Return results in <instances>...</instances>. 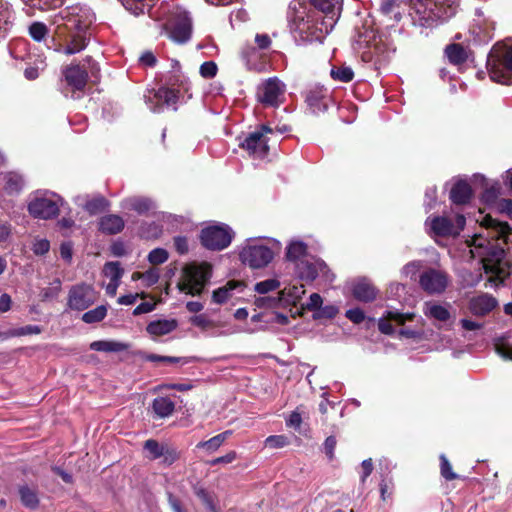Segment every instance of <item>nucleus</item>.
Listing matches in <instances>:
<instances>
[{
  "instance_id": "nucleus-1",
  "label": "nucleus",
  "mask_w": 512,
  "mask_h": 512,
  "mask_svg": "<svg viewBox=\"0 0 512 512\" xmlns=\"http://www.w3.org/2000/svg\"><path fill=\"white\" fill-rule=\"evenodd\" d=\"M476 219L482 231L467 240L473 258H480L490 286H498L510 274V264L506 259L503 244L506 243L509 227L506 223L483 215Z\"/></svg>"
},
{
  "instance_id": "nucleus-2",
  "label": "nucleus",
  "mask_w": 512,
  "mask_h": 512,
  "mask_svg": "<svg viewBox=\"0 0 512 512\" xmlns=\"http://www.w3.org/2000/svg\"><path fill=\"white\" fill-rule=\"evenodd\" d=\"M313 6L321 11L324 16L321 21L307 15L305 7L296 10V4L290 6L293 14L289 16L291 29L298 32L302 38L320 39L332 31L340 15L339 0H311Z\"/></svg>"
},
{
  "instance_id": "nucleus-3",
  "label": "nucleus",
  "mask_w": 512,
  "mask_h": 512,
  "mask_svg": "<svg viewBox=\"0 0 512 512\" xmlns=\"http://www.w3.org/2000/svg\"><path fill=\"white\" fill-rule=\"evenodd\" d=\"M60 15L64 21V27L69 31L62 52L66 55H72L85 49L87 45L86 31L93 22L94 15L89 9L78 6L65 9ZM58 51H61V49Z\"/></svg>"
},
{
  "instance_id": "nucleus-4",
  "label": "nucleus",
  "mask_w": 512,
  "mask_h": 512,
  "mask_svg": "<svg viewBox=\"0 0 512 512\" xmlns=\"http://www.w3.org/2000/svg\"><path fill=\"white\" fill-rule=\"evenodd\" d=\"M491 80L501 84H512V43L495 45L487 58Z\"/></svg>"
},
{
  "instance_id": "nucleus-5",
  "label": "nucleus",
  "mask_w": 512,
  "mask_h": 512,
  "mask_svg": "<svg viewBox=\"0 0 512 512\" xmlns=\"http://www.w3.org/2000/svg\"><path fill=\"white\" fill-rule=\"evenodd\" d=\"M458 8L456 0H422L415 6L421 26L431 27L452 17Z\"/></svg>"
},
{
  "instance_id": "nucleus-6",
  "label": "nucleus",
  "mask_w": 512,
  "mask_h": 512,
  "mask_svg": "<svg viewBox=\"0 0 512 512\" xmlns=\"http://www.w3.org/2000/svg\"><path fill=\"white\" fill-rule=\"evenodd\" d=\"M211 278V266L208 263H191L183 268L178 288L181 292L200 295Z\"/></svg>"
},
{
  "instance_id": "nucleus-7",
  "label": "nucleus",
  "mask_w": 512,
  "mask_h": 512,
  "mask_svg": "<svg viewBox=\"0 0 512 512\" xmlns=\"http://www.w3.org/2000/svg\"><path fill=\"white\" fill-rule=\"evenodd\" d=\"M355 50L361 54L364 62L381 64L386 60V45L381 36L372 29H365L359 33L355 41Z\"/></svg>"
},
{
  "instance_id": "nucleus-8",
  "label": "nucleus",
  "mask_w": 512,
  "mask_h": 512,
  "mask_svg": "<svg viewBox=\"0 0 512 512\" xmlns=\"http://www.w3.org/2000/svg\"><path fill=\"white\" fill-rule=\"evenodd\" d=\"M274 248L280 250L281 244L279 241L273 240V246L270 248L254 239H250L241 249L239 257L241 262L250 268H264L273 260Z\"/></svg>"
},
{
  "instance_id": "nucleus-9",
  "label": "nucleus",
  "mask_w": 512,
  "mask_h": 512,
  "mask_svg": "<svg viewBox=\"0 0 512 512\" xmlns=\"http://www.w3.org/2000/svg\"><path fill=\"white\" fill-rule=\"evenodd\" d=\"M466 219L460 213L428 217L425 225L434 237H457L465 227Z\"/></svg>"
},
{
  "instance_id": "nucleus-10",
  "label": "nucleus",
  "mask_w": 512,
  "mask_h": 512,
  "mask_svg": "<svg viewBox=\"0 0 512 512\" xmlns=\"http://www.w3.org/2000/svg\"><path fill=\"white\" fill-rule=\"evenodd\" d=\"M61 204L62 199L57 194L39 191L29 201L28 211L35 218L50 219L58 214Z\"/></svg>"
},
{
  "instance_id": "nucleus-11",
  "label": "nucleus",
  "mask_w": 512,
  "mask_h": 512,
  "mask_svg": "<svg viewBox=\"0 0 512 512\" xmlns=\"http://www.w3.org/2000/svg\"><path fill=\"white\" fill-rule=\"evenodd\" d=\"M168 37L179 44L187 42L192 33V23L188 12L182 8H174L164 25Z\"/></svg>"
},
{
  "instance_id": "nucleus-12",
  "label": "nucleus",
  "mask_w": 512,
  "mask_h": 512,
  "mask_svg": "<svg viewBox=\"0 0 512 512\" xmlns=\"http://www.w3.org/2000/svg\"><path fill=\"white\" fill-rule=\"evenodd\" d=\"M232 236V230L227 225H214L202 230L201 242L210 250H222L229 246Z\"/></svg>"
},
{
  "instance_id": "nucleus-13",
  "label": "nucleus",
  "mask_w": 512,
  "mask_h": 512,
  "mask_svg": "<svg viewBox=\"0 0 512 512\" xmlns=\"http://www.w3.org/2000/svg\"><path fill=\"white\" fill-rule=\"evenodd\" d=\"M268 133H272V129L263 125L259 130L246 136L240 146L254 158H264L268 153V139L266 137Z\"/></svg>"
},
{
  "instance_id": "nucleus-14",
  "label": "nucleus",
  "mask_w": 512,
  "mask_h": 512,
  "mask_svg": "<svg viewBox=\"0 0 512 512\" xmlns=\"http://www.w3.org/2000/svg\"><path fill=\"white\" fill-rule=\"evenodd\" d=\"M286 85L277 77L263 82L258 88V99L261 103L276 107L282 103Z\"/></svg>"
},
{
  "instance_id": "nucleus-15",
  "label": "nucleus",
  "mask_w": 512,
  "mask_h": 512,
  "mask_svg": "<svg viewBox=\"0 0 512 512\" xmlns=\"http://www.w3.org/2000/svg\"><path fill=\"white\" fill-rule=\"evenodd\" d=\"M498 306L497 298L486 292L475 293L467 301L468 312L477 318L490 315Z\"/></svg>"
},
{
  "instance_id": "nucleus-16",
  "label": "nucleus",
  "mask_w": 512,
  "mask_h": 512,
  "mask_svg": "<svg viewBox=\"0 0 512 512\" xmlns=\"http://www.w3.org/2000/svg\"><path fill=\"white\" fill-rule=\"evenodd\" d=\"M448 276L444 271L428 269L419 278L421 288L429 294H441L448 286Z\"/></svg>"
},
{
  "instance_id": "nucleus-17",
  "label": "nucleus",
  "mask_w": 512,
  "mask_h": 512,
  "mask_svg": "<svg viewBox=\"0 0 512 512\" xmlns=\"http://www.w3.org/2000/svg\"><path fill=\"white\" fill-rule=\"evenodd\" d=\"M96 294L91 285L80 284L74 286L69 292L68 305L71 309L82 311L92 305Z\"/></svg>"
},
{
  "instance_id": "nucleus-18",
  "label": "nucleus",
  "mask_w": 512,
  "mask_h": 512,
  "mask_svg": "<svg viewBox=\"0 0 512 512\" xmlns=\"http://www.w3.org/2000/svg\"><path fill=\"white\" fill-rule=\"evenodd\" d=\"M296 274L301 280L308 282L313 281L319 274L325 275L328 272V268L323 261L320 260H304L297 262L295 265Z\"/></svg>"
},
{
  "instance_id": "nucleus-19",
  "label": "nucleus",
  "mask_w": 512,
  "mask_h": 512,
  "mask_svg": "<svg viewBox=\"0 0 512 512\" xmlns=\"http://www.w3.org/2000/svg\"><path fill=\"white\" fill-rule=\"evenodd\" d=\"M415 317L414 313H401L397 310H389L386 315L379 320V330L384 334H392L394 332L393 326L390 324L391 321L398 325L404 324L406 321H410Z\"/></svg>"
},
{
  "instance_id": "nucleus-20",
  "label": "nucleus",
  "mask_w": 512,
  "mask_h": 512,
  "mask_svg": "<svg viewBox=\"0 0 512 512\" xmlns=\"http://www.w3.org/2000/svg\"><path fill=\"white\" fill-rule=\"evenodd\" d=\"M449 305L440 304L436 301H427L423 304L424 315L436 322L445 323L451 318Z\"/></svg>"
},
{
  "instance_id": "nucleus-21",
  "label": "nucleus",
  "mask_w": 512,
  "mask_h": 512,
  "mask_svg": "<svg viewBox=\"0 0 512 512\" xmlns=\"http://www.w3.org/2000/svg\"><path fill=\"white\" fill-rule=\"evenodd\" d=\"M64 76L67 84L74 92L82 91L85 88L88 75L87 72L78 65L67 67L64 71Z\"/></svg>"
},
{
  "instance_id": "nucleus-22",
  "label": "nucleus",
  "mask_w": 512,
  "mask_h": 512,
  "mask_svg": "<svg viewBox=\"0 0 512 512\" xmlns=\"http://www.w3.org/2000/svg\"><path fill=\"white\" fill-rule=\"evenodd\" d=\"M124 209L133 210L138 214L154 212L157 208L156 203L147 197L134 196L125 199L122 203Z\"/></svg>"
},
{
  "instance_id": "nucleus-23",
  "label": "nucleus",
  "mask_w": 512,
  "mask_h": 512,
  "mask_svg": "<svg viewBox=\"0 0 512 512\" xmlns=\"http://www.w3.org/2000/svg\"><path fill=\"white\" fill-rule=\"evenodd\" d=\"M352 293L357 300L369 302L376 298L377 289L369 280L362 278L354 283Z\"/></svg>"
},
{
  "instance_id": "nucleus-24",
  "label": "nucleus",
  "mask_w": 512,
  "mask_h": 512,
  "mask_svg": "<svg viewBox=\"0 0 512 512\" xmlns=\"http://www.w3.org/2000/svg\"><path fill=\"white\" fill-rule=\"evenodd\" d=\"M242 289L243 284L241 282L235 280L228 281L225 285L213 291L212 300L216 304L227 303L235 295L236 290L241 292Z\"/></svg>"
},
{
  "instance_id": "nucleus-25",
  "label": "nucleus",
  "mask_w": 512,
  "mask_h": 512,
  "mask_svg": "<svg viewBox=\"0 0 512 512\" xmlns=\"http://www.w3.org/2000/svg\"><path fill=\"white\" fill-rule=\"evenodd\" d=\"M476 180H480L482 183V187L484 192L482 194V200L489 206H494L499 200L498 197L500 195L501 186L498 182L488 181L484 176L477 175L475 176Z\"/></svg>"
},
{
  "instance_id": "nucleus-26",
  "label": "nucleus",
  "mask_w": 512,
  "mask_h": 512,
  "mask_svg": "<svg viewBox=\"0 0 512 512\" xmlns=\"http://www.w3.org/2000/svg\"><path fill=\"white\" fill-rule=\"evenodd\" d=\"M177 326L178 323L175 319H159L150 322L146 330L151 336L158 337L171 333Z\"/></svg>"
},
{
  "instance_id": "nucleus-27",
  "label": "nucleus",
  "mask_w": 512,
  "mask_h": 512,
  "mask_svg": "<svg viewBox=\"0 0 512 512\" xmlns=\"http://www.w3.org/2000/svg\"><path fill=\"white\" fill-rule=\"evenodd\" d=\"M305 294L304 286L289 285L279 293V302L282 305H296Z\"/></svg>"
},
{
  "instance_id": "nucleus-28",
  "label": "nucleus",
  "mask_w": 512,
  "mask_h": 512,
  "mask_svg": "<svg viewBox=\"0 0 512 512\" xmlns=\"http://www.w3.org/2000/svg\"><path fill=\"white\" fill-rule=\"evenodd\" d=\"M471 196V187L465 180L457 181L450 192V199L454 204H465L470 200Z\"/></svg>"
},
{
  "instance_id": "nucleus-29",
  "label": "nucleus",
  "mask_w": 512,
  "mask_h": 512,
  "mask_svg": "<svg viewBox=\"0 0 512 512\" xmlns=\"http://www.w3.org/2000/svg\"><path fill=\"white\" fill-rule=\"evenodd\" d=\"M124 228V220L119 215L103 216L99 222V229L106 234H117Z\"/></svg>"
},
{
  "instance_id": "nucleus-30",
  "label": "nucleus",
  "mask_w": 512,
  "mask_h": 512,
  "mask_svg": "<svg viewBox=\"0 0 512 512\" xmlns=\"http://www.w3.org/2000/svg\"><path fill=\"white\" fill-rule=\"evenodd\" d=\"M307 245L300 240H292L286 248V258L297 265V262L306 260Z\"/></svg>"
},
{
  "instance_id": "nucleus-31",
  "label": "nucleus",
  "mask_w": 512,
  "mask_h": 512,
  "mask_svg": "<svg viewBox=\"0 0 512 512\" xmlns=\"http://www.w3.org/2000/svg\"><path fill=\"white\" fill-rule=\"evenodd\" d=\"M4 189L8 193H18L24 186V180L21 175L15 172H8L0 177Z\"/></svg>"
},
{
  "instance_id": "nucleus-32",
  "label": "nucleus",
  "mask_w": 512,
  "mask_h": 512,
  "mask_svg": "<svg viewBox=\"0 0 512 512\" xmlns=\"http://www.w3.org/2000/svg\"><path fill=\"white\" fill-rule=\"evenodd\" d=\"M90 349L99 352H122L128 349V345L119 341L99 340L90 344Z\"/></svg>"
},
{
  "instance_id": "nucleus-33",
  "label": "nucleus",
  "mask_w": 512,
  "mask_h": 512,
  "mask_svg": "<svg viewBox=\"0 0 512 512\" xmlns=\"http://www.w3.org/2000/svg\"><path fill=\"white\" fill-rule=\"evenodd\" d=\"M152 409L158 417L166 418L173 413L175 404L168 397H158L153 400Z\"/></svg>"
},
{
  "instance_id": "nucleus-34",
  "label": "nucleus",
  "mask_w": 512,
  "mask_h": 512,
  "mask_svg": "<svg viewBox=\"0 0 512 512\" xmlns=\"http://www.w3.org/2000/svg\"><path fill=\"white\" fill-rule=\"evenodd\" d=\"M19 495L22 504L29 509H36L39 505L38 493L35 488L28 485L19 487Z\"/></svg>"
},
{
  "instance_id": "nucleus-35",
  "label": "nucleus",
  "mask_w": 512,
  "mask_h": 512,
  "mask_svg": "<svg viewBox=\"0 0 512 512\" xmlns=\"http://www.w3.org/2000/svg\"><path fill=\"white\" fill-rule=\"evenodd\" d=\"M231 434L230 431H225L220 433L207 441H201L196 445L197 449H203L207 453L211 454L215 452L229 437Z\"/></svg>"
},
{
  "instance_id": "nucleus-36",
  "label": "nucleus",
  "mask_w": 512,
  "mask_h": 512,
  "mask_svg": "<svg viewBox=\"0 0 512 512\" xmlns=\"http://www.w3.org/2000/svg\"><path fill=\"white\" fill-rule=\"evenodd\" d=\"M12 11L7 2L0 0V38L4 37L6 32L12 26Z\"/></svg>"
},
{
  "instance_id": "nucleus-37",
  "label": "nucleus",
  "mask_w": 512,
  "mask_h": 512,
  "mask_svg": "<svg viewBox=\"0 0 512 512\" xmlns=\"http://www.w3.org/2000/svg\"><path fill=\"white\" fill-rule=\"evenodd\" d=\"M154 98L168 106L174 105L179 99V91L167 87H161L155 92Z\"/></svg>"
},
{
  "instance_id": "nucleus-38",
  "label": "nucleus",
  "mask_w": 512,
  "mask_h": 512,
  "mask_svg": "<svg viewBox=\"0 0 512 512\" xmlns=\"http://www.w3.org/2000/svg\"><path fill=\"white\" fill-rule=\"evenodd\" d=\"M167 443H159L154 439H148L144 442L143 449L147 453L146 457L149 460H156L161 458Z\"/></svg>"
},
{
  "instance_id": "nucleus-39",
  "label": "nucleus",
  "mask_w": 512,
  "mask_h": 512,
  "mask_svg": "<svg viewBox=\"0 0 512 512\" xmlns=\"http://www.w3.org/2000/svg\"><path fill=\"white\" fill-rule=\"evenodd\" d=\"M446 55L453 64H461L467 59V51L459 44H451L446 48Z\"/></svg>"
},
{
  "instance_id": "nucleus-40",
  "label": "nucleus",
  "mask_w": 512,
  "mask_h": 512,
  "mask_svg": "<svg viewBox=\"0 0 512 512\" xmlns=\"http://www.w3.org/2000/svg\"><path fill=\"white\" fill-rule=\"evenodd\" d=\"M108 205L103 196H96L86 201L84 209L90 214L95 215L102 212Z\"/></svg>"
},
{
  "instance_id": "nucleus-41",
  "label": "nucleus",
  "mask_w": 512,
  "mask_h": 512,
  "mask_svg": "<svg viewBox=\"0 0 512 512\" xmlns=\"http://www.w3.org/2000/svg\"><path fill=\"white\" fill-rule=\"evenodd\" d=\"M103 273L112 281H120L124 270L120 266L119 262H108L104 265Z\"/></svg>"
},
{
  "instance_id": "nucleus-42",
  "label": "nucleus",
  "mask_w": 512,
  "mask_h": 512,
  "mask_svg": "<svg viewBox=\"0 0 512 512\" xmlns=\"http://www.w3.org/2000/svg\"><path fill=\"white\" fill-rule=\"evenodd\" d=\"M163 228L159 224L143 223L140 228V235L146 239L158 238L162 234Z\"/></svg>"
},
{
  "instance_id": "nucleus-43",
  "label": "nucleus",
  "mask_w": 512,
  "mask_h": 512,
  "mask_svg": "<svg viewBox=\"0 0 512 512\" xmlns=\"http://www.w3.org/2000/svg\"><path fill=\"white\" fill-rule=\"evenodd\" d=\"M323 96L318 91H310L306 97V102L313 112L324 111L327 108L326 103L322 101Z\"/></svg>"
},
{
  "instance_id": "nucleus-44",
  "label": "nucleus",
  "mask_w": 512,
  "mask_h": 512,
  "mask_svg": "<svg viewBox=\"0 0 512 512\" xmlns=\"http://www.w3.org/2000/svg\"><path fill=\"white\" fill-rule=\"evenodd\" d=\"M330 75L334 80L341 82H349L353 79V70L348 66L333 67Z\"/></svg>"
},
{
  "instance_id": "nucleus-45",
  "label": "nucleus",
  "mask_w": 512,
  "mask_h": 512,
  "mask_svg": "<svg viewBox=\"0 0 512 512\" xmlns=\"http://www.w3.org/2000/svg\"><path fill=\"white\" fill-rule=\"evenodd\" d=\"M106 314H107L106 307L101 305V306H98V307L84 313L82 316V320L85 323H95V322H99L102 319H104Z\"/></svg>"
},
{
  "instance_id": "nucleus-46",
  "label": "nucleus",
  "mask_w": 512,
  "mask_h": 512,
  "mask_svg": "<svg viewBox=\"0 0 512 512\" xmlns=\"http://www.w3.org/2000/svg\"><path fill=\"white\" fill-rule=\"evenodd\" d=\"M28 65L24 71V76L28 80H35L46 68L45 57L39 56V65L33 66L31 63H28Z\"/></svg>"
},
{
  "instance_id": "nucleus-47",
  "label": "nucleus",
  "mask_w": 512,
  "mask_h": 512,
  "mask_svg": "<svg viewBox=\"0 0 512 512\" xmlns=\"http://www.w3.org/2000/svg\"><path fill=\"white\" fill-rule=\"evenodd\" d=\"M47 33H48V28L42 22H33L29 26V35L35 41L40 42V41L44 40L45 37L47 36Z\"/></svg>"
},
{
  "instance_id": "nucleus-48",
  "label": "nucleus",
  "mask_w": 512,
  "mask_h": 512,
  "mask_svg": "<svg viewBox=\"0 0 512 512\" xmlns=\"http://www.w3.org/2000/svg\"><path fill=\"white\" fill-rule=\"evenodd\" d=\"M279 287L280 282L277 279L272 278L256 283L254 286V290L259 294H266L268 292L278 289Z\"/></svg>"
},
{
  "instance_id": "nucleus-49",
  "label": "nucleus",
  "mask_w": 512,
  "mask_h": 512,
  "mask_svg": "<svg viewBox=\"0 0 512 512\" xmlns=\"http://www.w3.org/2000/svg\"><path fill=\"white\" fill-rule=\"evenodd\" d=\"M126 10L130 11L133 15H139L144 13L145 9L149 5L144 4L145 0H120Z\"/></svg>"
},
{
  "instance_id": "nucleus-50",
  "label": "nucleus",
  "mask_w": 512,
  "mask_h": 512,
  "mask_svg": "<svg viewBox=\"0 0 512 512\" xmlns=\"http://www.w3.org/2000/svg\"><path fill=\"white\" fill-rule=\"evenodd\" d=\"M289 443L290 441L285 435H271L265 439V446L273 449L283 448Z\"/></svg>"
},
{
  "instance_id": "nucleus-51",
  "label": "nucleus",
  "mask_w": 512,
  "mask_h": 512,
  "mask_svg": "<svg viewBox=\"0 0 512 512\" xmlns=\"http://www.w3.org/2000/svg\"><path fill=\"white\" fill-rule=\"evenodd\" d=\"M167 259H168V252L165 249H163V248L153 249L148 254V261L152 265L162 264V263L166 262Z\"/></svg>"
},
{
  "instance_id": "nucleus-52",
  "label": "nucleus",
  "mask_w": 512,
  "mask_h": 512,
  "mask_svg": "<svg viewBox=\"0 0 512 512\" xmlns=\"http://www.w3.org/2000/svg\"><path fill=\"white\" fill-rule=\"evenodd\" d=\"M160 272L157 268H150L143 272L142 282L146 287L156 284L159 280Z\"/></svg>"
},
{
  "instance_id": "nucleus-53",
  "label": "nucleus",
  "mask_w": 512,
  "mask_h": 512,
  "mask_svg": "<svg viewBox=\"0 0 512 512\" xmlns=\"http://www.w3.org/2000/svg\"><path fill=\"white\" fill-rule=\"evenodd\" d=\"M196 495L203 502V504L209 509L210 512H217V509L214 505L213 497L210 493H208L205 489H198L196 491Z\"/></svg>"
},
{
  "instance_id": "nucleus-54",
  "label": "nucleus",
  "mask_w": 512,
  "mask_h": 512,
  "mask_svg": "<svg viewBox=\"0 0 512 512\" xmlns=\"http://www.w3.org/2000/svg\"><path fill=\"white\" fill-rule=\"evenodd\" d=\"M161 457L163 458V462L166 465H171L179 458V453L174 447H172L169 444H166Z\"/></svg>"
},
{
  "instance_id": "nucleus-55",
  "label": "nucleus",
  "mask_w": 512,
  "mask_h": 512,
  "mask_svg": "<svg viewBox=\"0 0 512 512\" xmlns=\"http://www.w3.org/2000/svg\"><path fill=\"white\" fill-rule=\"evenodd\" d=\"M50 249V243L47 239L36 238L33 242L32 250L36 255H44Z\"/></svg>"
},
{
  "instance_id": "nucleus-56",
  "label": "nucleus",
  "mask_w": 512,
  "mask_h": 512,
  "mask_svg": "<svg viewBox=\"0 0 512 512\" xmlns=\"http://www.w3.org/2000/svg\"><path fill=\"white\" fill-rule=\"evenodd\" d=\"M441 460V475L446 480H453L457 477V475L452 471L451 464L449 463L448 459L445 457V455L440 456Z\"/></svg>"
},
{
  "instance_id": "nucleus-57",
  "label": "nucleus",
  "mask_w": 512,
  "mask_h": 512,
  "mask_svg": "<svg viewBox=\"0 0 512 512\" xmlns=\"http://www.w3.org/2000/svg\"><path fill=\"white\" fill-rule=\"evenodd\" d=\"M255 305L258 308H272L275 307L277 304H280L279 297L274 298L270 296H262L255 299Z\"/></svg>"
},
{
  "instance_id": "nucleus-58",
  "label": "nucleus",
  "mask_w": 512,
  "mask_h": 512,
  "mask_svg": "<svg viewBox=\"0 0 512 512\" xmlns=\"http://www.w3.org/2000/svg\"><path fill=\"white\" fill-rule=\"evenodd\" d=\"M217 73V65L213 61L204 62L200 67V74L204 78H213Z\"/></svg>"
},
{
  "instance_id": "nucleus-59",
  "label": "nucleus",
  "mask_w": 512,
  "mask_h": 512,
  "mask_svg": "<svg viewBox=\"0 0 512 512\" xmlns=\"http://www.w3.org/2000/svg\"><path fill=\"white\" fill-rule=\"evenodd\" d=\"M497 353L506 360L512 361V346L508 343L502 341L497 343L496 345Z\"/></svg>"
},
{
  "instance_id": "nucleus-60",
  "label": "nucleus",
  "mask_w": 512,
  "mask_h": 512,
  "mask_svg": "<svg viewBox=\"0 0 512 512\" xmlns=\"http://www.w3.org/2000/svg\"><path fill=\"white\" fill-rule=\"evenodd\" d=\"M322 302V297L318 293H313L305 304V308L310 311L318 310L321 308Z\"/></svg>"
},
{
  "instance_id": "nucleus-61",
  "label": "nucleus",
  "mask_w": 512,
  "mask_h": 512,
  "mask_svg": "<svg viewBox=\"0 0 512 512\" xmlns=\"http://www.w3.org/2000/svg\"><path fill=\"white\" fill-rule=\"evenodd\" d=\"M346 317L356 324L363 322V320L365 319L364 312L359 308L347 310Z\"/></svg>"
},
{
  "instance_id": "nucleus-62",
  "label": "nucleus",
  "mask_w": 512,
  "mask_h": 512,
  "mask_svg": "<svg viewBox=\"0 0 512 512\" xmlns=\"http://www.w3.org/2000/svg\"><path fill=\"white\" fill-rule=\"evenodd\" d=\"M500 212L506 213L512 218V200L510 199H499L494 205Z\"/></svg>"
},
{
  "instance_id": "nucleus-63",
  "label": "nucleus",
  "mask_w": 512,
  "mask_h": 512,
  "mask_svg": "<svg viewBox=\"0 0 512 512\" xmlns=\"http://www.w3.org/2000/svg\"><path fill=\"white\" fill-rule=\"evenodd\" d=\"M421 266L422 265L420 261L410 262L403 268V273L413 279L416 276V273L420 270Z\"/></svg>"
},
{
  "instance_id": "nucleus-64",
  "label": "nucleus",
  "mask_w": 512,
  "mask_h": 512,
  "mask_svg": "<svg viewBox=\"0 0 512 512\" xmlns=\"http://www.w3.org/2000/svg\"><path fill=\"white\" fill-rule=\"evenodd\" d=\"M301 423H302V417H301V414L297 410L293 411L290 414L289 418L286 420V425L289 427H293L295 429L300 428Z\"/></svg>"
}]
</instances>
